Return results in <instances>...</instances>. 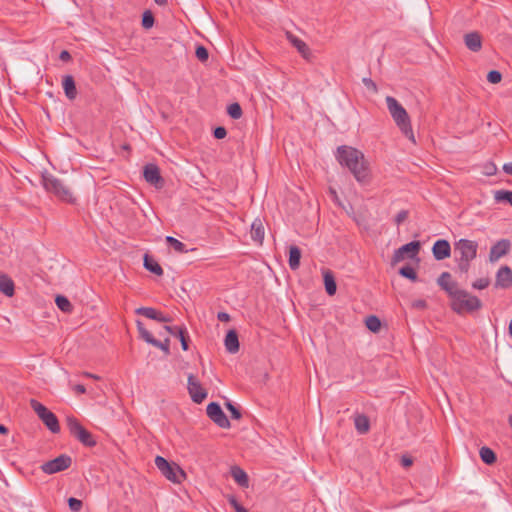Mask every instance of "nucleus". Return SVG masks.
<instances>
[{"label":"nucleus","instance_id":"obj_52","mask_svg":"<svg viewBox=\"0 0 512 512\" xmlns=\"http://www.w3.org/2000/svg\"><path fill=\"white\" fill-rule=\"evenodd\" d=\"M59 58L62 60V61H69L71 59V55L70 53L67 51V50H63L61 53H60V56Z\"/></svg>","mask_w":512,"mask_h":512},{"label":"nucleus","instance_id":"obj_34","mask_svg":"<svg viewBox=\"0 0 512 512\" xmlns=\"http://www.w3.org/2000/svg\"><path fill=\"white\" fill-rule=\"evenodd\" d=\"M166 242L171 246L173 247V249L178 252V253H186L188 252L187 248H186V245L179 241L178 239L172 237V236H167L166 237Z\"/></svg>","mask_w":512,"mask_h":512},{"label":"nucleus","instance_id":"obj_15","mask_svg":"<svg viewBox=\"0 0 512 512\" xmlns=\"http://www.w3.org/2000/svg\"><path fill=\"white\" fill-rule=\"evenodd\" d=\"M495 287L509 289L512 287V269L505 265L499 268L496 273Z\"/></svg>","mask_w":512,"mask_h":512},{"label":"nucleus","instance_id":"obj_11","mask_svg":"<svg viewBox=\"0 0 512 512\" xmlns=\"http://www.w3.org/2000/svg\"><path fill=\"white\" fill-rule=\"evenodd\" d=\"M206 413L207 416L220 428H230V421L217 402L209 403L206 408Z\"/></svg>","mask_w":512,"mask_h":512},{"label":"nucleus","instance_id":"obj_5","mask_svg":"<svg viewBox=\"0 0 512 512\" xmlns=\"http://www.w3.org/2000/svg\"><path fill=\"white\" fill-rule=\"evenodd\" d=\"M42 181L45 190L53 194L58 200L68 204L76 203L77 198L74 196L71 188L63 180L49 174L43 175Z\"/></svg>","mask_w":512,"mask_h":512},{"label":"nucleus","instance_id":"obj_37","mask_svg":"<svg viewBox=\"0 0 512 512\" xmlns=\"http://www.w3.org/2000/svg\"><path fill=\"white\" fill-rule=\"evenodd\" d=\"M227 113L232 119H239L243 114L242 108L237 102L232 103L228 106Z\"/></svg>","mask_w":512,"mask_h":512},{"label":"nucleus","instance_id":"obj_31","mask_svg":"<svg viewBox=\"0 0 512 512\" xmlns=\"http://www.w3.org/2000/svg\"><path fill=\"white\" fill-rule=\"evenodd\" d=\"M479 455H480V458L481 460L487 464V465H492L496 462L497 460V457H496V454L495 452L487 447V446H483L480 451H479Z\"/></svg>","mask_w":512,"mask_h":512},{"label":"nucleus","instance_id":"obj_3","mask_svg":"<svg viewBox=\"0 0 512 512\" xmlns=\"http://www.w3.org/2000/svg\"><path fill=\"white\" fill-rule=\"evenodd\" d=\"M478 243L473 240L459 239L454 243V258L461 273H467L470 263L476 258Z\"/></svg>","mask_w":512,"mask_h":512},{"label":"nucleus","instance_id":"obj_41","mask_svg":"<svg viewBox=\"0 0 512 512\" xmlns=\"http://www.w3.org/2000/svg\"><path fill=\"white\" fill-rule=\"evenodd\" d=\"M225 406H226L227 410L230 412L232 419L239 420L242 417L240 410L235 405H233L231 402H229V401L226 402Z\"/></svg>","mask_w":512,"mask_h":512},{"label":"nucleus","instance_id":"obj_26","mask_svg":"<svg viewBox=\"0 0 512 512\" xmlns=\"http://www.w3.org/2000/svg\"><path fill=\"white\" fill-rule=\"evenodd\" d=\"M143 261H144L143 264H144L145 269H147L149 272H151L157 276L163 275L164 272H163L162 267L152 256H150L149 254H145Z\"/></svg>","mask_w":512,"mask_h":512},{"label":"nucleus","instance_id":"obj_38","mask_svg":"<svg viewBox=\"0 0 512 512\" xmlns=\"http://www.w3.org/2000/svg\"><path fill=\"white\" fill-rule=\"evenodd\" d=\"M154 15L150 10H146L142 15V26L145 29H150L154 25Z\"/></svg>","mask_w":512,"mask_h":512},{"label":"nucleus","instance_id":"obj_22","mask_svg":"<svg viewBox=\"0 0 512 512\" xmlns=\"http://www.w3.org/2000/svg\"><path fill=\"white\" fill-rule=\"evenodd\" d=\"M265 229L260 218H256L251 225V238L257 244H262L264 240Z\"/></svg>","mask_w":512,"mask_h":512},{"label":"nucleus","instance_id":"obj_55","mask_svg":"<svg viewBox=\"0 0 512 512\" xmlns=\"http://www.w3.org/2000/svg\"><path fill=\"white\" fill-rule=\"evenodd\" d=\"M156 4H158L159 6H166L167 5V0H154Z\"/></svg>","mask_w":512,"mask_h":512},{"label":"nucleus","instance_id":"obj_56","mask_svg":"<svg viewBox=\"0 0 512 512\" xmlns=\"http://www.w3.org/2000/svg\"><path fill=\"white\" fill-rule=\"evenodd\" d=\"M84 375L86 377H89V378L99 379V377L97 375H94V374H91V373H88V372H85Z\"/></svg>","mask_w":512,"mask_h":512},{"label":"nucleus","instance_id":"obj_6","mask_svg":"<svg viewBox=\"0 0 512 512\" xmlns=\"http://www.w3.org/2000/svg\"><path fill=\"white\" fill-rule=\"evenodd\" d=\"M30 406L52 433L60 432L59 421L53 412L35 399L30 401Z\"/></svg>","mask_w":512,"mask_h":512},{"label":"nucleus","instance_id":"obj_28","mask_svg":"<svg viewBox=\"0 0 512 512\" xmlns=\"http://www.w3.org/2000/svg\"><path fill=\"white\" fill-rule=\"evenodd\" d=\"M231 476L233 477V479L242 487H245L247 488L249 486V478H248V475L246 474V472L238 467V466H233L231 468Z\"/></svg>","mask_w":512,"mask_h":512},{"label":"nucleus","instance_id":"obj_46","mask_svg":"<svg viewBox=\"0 0 512 512\" xmlns=\"http://www.w3.org/2000/svg\"><path fill=\"white\" fill-rule=\"evenodd\" d=\"M226 135H227V131H226L225 127H223V126H218L213 131V136L216 139H223L226 137Z\"/></svg>","mask_w":512,"mask_h":512},{"label":"nucleus","instance_id":"obj_24","mask_svg":"<svg viewBox=\"0 0 512 512\" xmlns=\"http://www.w3.org/2000/svg\"><path fill=\"white\" fill-rule=\"evenodd\" d=\"M224 344H225L226 350L231 354H235L239 351L238 334L234 329L229 330L227 332V334L225 336Z\"/></svg>","mask_w":512,"mask_h":512},{"label":"nucleus","instance_id":"obj_32","mask_svg":"<svg viewBox=\"0 0 512 512\" xmlns=\"http://www.w3.org/2000/svg\"><path fill=\"white\" fill-rule=\"evenodd\" d=\"M55 303H56L57 307L65 313H70L73 310V306H72L71 302L69 301V299L67 297H65L63 295H57L55 298Z\"/></svg>","mask_w":512,"mask_h":512},{"label":"nucleus","instance_id":"obj_2","mask_svg":"<svg viewBox=\"0 0 512 512\" xmlns=\"http://www.w3.org/2000/svg\"><path fill=\"white\" fill-rule=\"evenodd\" d=\"M337 160L350 170L358 182H368L369 169L361 151L351 146H340L337 148Z\"/></svg>","mask_w":512,"mask_h":512},{"label":"nucleus","instance_id":"obj_50","mask_svg":"<svg viewBox=\"0 0 512 512\" xmlns=\"http://www.w3.org/2000/svg\"><path fill=\"white\" fill-rule=\"evenodd\" d=\"M401 464H402L403 467H410L413 464V460H412L411 457L402 456Z\"/></svg>","mask_w":512,"mask_h":512},{"label":"nucleus","instance_id":"obj_42","mask_svg":"<svg viewBox=\"0 0 512 512\" xmlns=\"http://www.w3.org/2000/svg\"><path fill=\"white\" fill-rule=\"evenodd\" d=\"M68 506H69L71 511L79 512L82 509V507H83V503H82L81 500H79L77 498L70 497L68 499Z\"/></svg>","mask_w":512,"mask_h":512},{"label":"nucleus","instance_id":"obj_14","mask_svg":"<svg viewBox=\"0 0 512 512\" xmlns=\"http://www.w3.org/2000/svg\"><path fill=\"white\" fill-rule=\"evenodd\" d=\"M187 389L192 401L197 404L202 403L207 397L206 390L201 386L200 382L193 374L188 376Z\"/></svg>","mask_w":512,"mask_h":512},{"label":"nucleus","instance_id":"obj_18","mask_svg":"<svg viewBox=\"0 0 512 512\" xmlns=\"http://www.w3.org/2000/svg\"><path fill=\"white\" fill-rule=\"evenodd\" d=\"M432 253L436 260L441 261L451 256V246L450 243L445 239L437 240L433 247Z\"/></svg>","mask_w":512,"mask_h":512},{"label":"nucleus","instance_id":"obj_35","mask_svg":"<svg viewBox=\"0 0 512 512\" xmlns=\"http://www.w3.org/2000/svg\"><path fill=\"white\" fill-rule=\"evenodd\" d=\"M365 324H366V327L374 333L378 332L381 328L380 319L374 315L368 316L365 320Z\"/></svg>","mask_w":512,"mask_h":512},{"label":"nucleus","instance_id":"obj_27","mask_svg":"<svg viewBox=\"0 0 512 512\" xmlns=\"http://www.w3.org/2000/svg\"><path fill=\"white\" fill-rule=\"evenodd\" d=\"M300 259H301V250L298 246L292 245L289 248V267L291 270L295 271L300 266Z\"/></svg>","mask_w":512,"mask_h":512},{"label":"nucleus","instance_id":"obj_33","mask_svg":"<svg viewBox=\"0 0 512 512\" xmlns=\"http://www.w3.org/2000/svg\"><path fill=\"white\" fill-rule=\"evenodd\" d=\"M494 199L496 202H506L512 206V191L497 190L494 192Z\"/></svg>","mask_w":512,"mask_h":512},{"label":"nucleus","instance_id":"obj_39","mask_svg":"<svg viewBox=\"0 0 512 512\" xmlns=\"http://www.w3.org/2000/svg\"><path fill=\"white\" fill-rule=\"evenodd\" d=\"M195 55L198 58V60L201 62L207 61L208 57H209L208 50L202 45L197 46Z\"/></svg>","mask_w":512,"mask_h":512},{"label":"nucleus","instance_id":"obj_54","mask_svg":"<svg viewBox=\"0 0 512 512\" xmlns=\"http://www.w3.org/2000/svg\"><path fill=\"white\" fill-rule=\"evenodd\" d=\"M8 433V428L3 424H0V434L6 435Z\"/></svg>","mask_w":512,"mask_h":512},{"label":"nucleus","instance_id":"obj_12","mask_svg":"<svg viewBox=\"0 0 512 512\" xmlns=\"http://www.w3.org/2000/svg\"><path fill=\"white\" fill-rule=\"evenodd\" d=\"M420 247L421 245L419 241H411L402 245L400 248L394 251L392 262L398 263L406 258L412 259L416 257V255L419 253Z\"/></svg>","mask_w":512,"mask_h":512},{"label":"nucleus","instance_id":"obj_23","mask_svg":"<svg viewBox=\"0 0 512 512\" xmlns=\"http://www.w3.org/2000/svg\"><path fill=\"white\" fill-rule=\"evenodd\" d=\"M62 86L65 96L69 100H74L77 97V89L75 80L72 75H65L62 79Z\"/></svg>","mask_w":512,"mask_h":512},{"label":"nucleus","instance_id":"obj_16","mask_svg":"<svg viewBox=\"0 0 512 512\" xmlns=\"http://www.w3.org/2000/svg\"><path fill=\"white\" fill-rule=\"evenodd\" d=\"M137 315H142L146 318L161 322V323H169L172 321V318L168 315L163 314L152 307H139L135 310Z\"/></svg>","mask_w":512,"mask_h":512},{"label":"nucleus","instance_id":"obj_30","mask_svg":"<svg viewBox=\"0 0 512 512\" xmlns=\"http://www.w3.org/2000/svg\"><path fill=\"white\" fill-rule=\"evenodd\" d=\"M354 424H355L356 430L360 434H365L369 431V428H370L369 419L367 416H365L363 414H359L355 417Z\"/></svg>","mask_w":512,"mask_h":512},{"label":"nucleus","instance_id":"obj_49","mask_svg":"<svg viewBox=\"0 0 512 512\" xmlns=\"http://www.w3.org/2000/svg\"><path fill=\"white\" fill-rule=\"evenodd\" d=\"M412 306L414 308H417V309H424L426 308L427 306V303L425 300H415L413 303H412Z\"/></svg>","mask_w":512,"mask_h":512},{"label":"nucleus","instance_id":"obj_17","mask_svg":"<svg viewBox=\"0 0 512 512\" xmlns=\"http://www.w3.org/2000/svg\"><path fill=\"white\" fill-rule=\"evenodd\" d=\"M287 39L289 42L297 49V51L301 54V56L307 60L311 61L313 58V54L309 48V46L300 38L292 34L291 32L286 33Z\"/></svg>","mask_w":512,"mask_h":512},{"label":"nucleus","instance_id":"obj_36","mask_svg":"<svg viewBox=\"0 0 512 512\" xmlns=\"http://www.w3.org/2000/svg\"><path fill=\"white\" fill-rule=\"evenodd\" d=\"M399 274L405 278L410 279L413 282L417 281L418 279L415 269L409 265L401 267L399 270Z\"/></svg>","mask_w":512,"mask_h":512},{"label":"nucleus","instance_id":"obj_13","mask_svg":"<svg viewBox=\"0 0 512 512\" xmlns=\"http://www.w3.org/2000/svg\"><path fill=\"white\" fill-rule=\"evenodd\" d=\"M143 176L146 182L156 188H162L165 184V181L160 174L159 167L154 163H148L144 166Z\"/></svg>","mask_w":512,"mask_h":512},{"label":"nucleus","instance_id":"obj_57","mask_svg":"<svg viewBox=\"0 0 512 512\" xmlns=\"http://www.w3.org/2000/svg\"><path fill=\"white\" fill-rule=\"evenodd\" d=\"M509 334L512 337V318H511V321L509 323Z\"/></svg>","mask_w":512,"mask_h":512},{"label":"nucleus","instance_id":"obj_9","mask_svg":"<svg viewBox=\"0 0 512 512\" xmlns=\"http://www.w3.org/2000/svg\"><path fill=\"white\" fill-rule=\"evenodd\" d=\"M72 464V458L69 455L61 454L58 457L49 460L41 465V470L46 474H55L68 469Z\"/></svg>","mask_w":512,"mask_h":512},{"label":"nucleus","instance_id":"obj_4","mask_svg":"<svg viewBox=\"0 0 512 512\" xmlns=\"http://www.w3.org/2000/svg\"><path fill=\"white\" fill-rule=\"evenodd\" d=\"M386 104L394 122L401 132L413 143H415L414 133L411 126L410 117L404 107L392 96L386 97Z\"/></svg>","mask_w":512,"mask_h":512},{"label":"nucleus","instance_id":"obj_8","mask_svg":"<svg viewBox=\"0 0 512 512\" xmlns=\"http://www.w3.org/2000/svg\"><path fill=\"white\" fill-rule=\"evenodd\" d=\"M155 465L159 471L170 481L174 483H181L185 478V472L176 463H169L162 456H156Z\"/></svg>","mask_w":512,"mask_h":512},{"label":"nucleus","instance_id":"obj_1","mask_svg":"<svg viewBox=\"0 0 512 512\" xmlns=\"http://www.w3.org/2000/svg\"><path fill=\"white\" fill-rule=\"evenodd\" d=\"M437 284L450 298V307L457 314L473 313L482 308V302L466 290L460 289L458 283L452 280L449 272H443L437 279Z\"/></svg>","mask_w":512,"mask_h":512},{"label":"nucleus","instance_id":"obj_58","mask_svg":"<svg viewBox=\"0 0 512 512\" xmlns=\"http://www.w3.org/2000/svg\"><path fill=\"white\" fill-rule=\"evenodd\" d=\"M508 423H509V426H510V427H511V429H512V415H510V416L508 417Z\"/></svg>","mask_w":512,"mask_h":512},{"label":"nucleus","instance_id":"obj_19","mask_svg":"<svg viewBox=\"0 0 512 512\" xmlns=\"http://www.w3.org/2000/svg\"><path fill=\"white\" fill-rule=\"evenodd\" d=\"M510 250V241L507 239H501L497 241L490 249L489 259L491 262L499 260L501 257L506 255Z\"/></svg>","mask_w":512,"mask_h":512},{"label":"nucleus","instance_id":"obj_21","mask_svg":"<svg viewBox=\"0 0 512 512\" xmlns=\"http://www.w3.org/2000/svg\"><path fill=\"white\" fill-rule=\"evenodd\" d=\"M464 43L472 52H478L482 48V37L479 32H469L464 35Z\"/></svg>","mask_w":512,"mask_h":512},{"label":"nucleus","instance_id":"obj_43","mask_svg":"<svg viewBox=\"0 0 512 512\" xmlns=\"http://www.w3.org/2000/svg\"><path fill=\"white\" fill-rule=\"evenodd\" d=\"M502 80V74L498 70H491L487 74V81L492 84H497Z\"/></svg>","mask_w":512,"mask_h":512},{"label":"nucleus","instance_id":"obj_51","mask_svg":"<svg viewBox=\"0 0 512 512\" xmlns=\"http://www.w3.org/2000/svg\"><path fill=\"white\" fill-rule=\"evenodd\" d=\"M73 390L77 393V394H84L86 392V388L84 385L82 384H76L74 387H73Z\"/></svg>","mask_w":512,"mask_h":512},{"label":"nucleus","instance_id":"obj_47","mask_svg":"<svg viewBox=\"0 0 512 512\" xmlns=\"http://www.w3.org/2000/svg\"><path fill=\"white\" fill-rule=\"evenodd\" d=\"M362 82L368 90L377 92V85L371 78H363Z\"/></svg>","mask_w":512,"mask_h":512},{"label":"nucleus","instance_id":"obj_25","mask_svg":"<svg viewBox=\"0 0 512 512\" xmlns=\"http://www.w3.org/2000/svg\"><path fill=\"white\" fill-rule=\"evenodd\" d=\"M14 288L15 285L13 280L7 274L0 273V291L4 295L12 297L15 291Z\"/></svg>","mask_w":512,"mask_h":512},{"label":"nucleus","instance_id":"obj_44","mask_svg":"<svg viewBox=\"0 0 512 512\" xmlns=\"http://www.w3.org/2000/svg\"><path fill=\"white\" fill-rule=\"evenodd\" d=\"M228 502L229 504L231 505V507H233V509L235 510V512H248V510L243 507L238 501L237 499L235 498V496H229L228 497Z\"/></svg>","mask_w":512,"mask_h":512},{"label":"nucleus","instance_id":"obj_48","mask_svg":"<svg viewBox=\"0 0 512 512\" xmlns=\"http://www.w3.org/2000/svg\"><path fill=\"white\" fill-rule=\"evenodd\" d=\"M217 319L221 322H228L231 318L227 312H218Z\"/></svg>","mask_w":512,"mask_h":512},{"label":"nucleus","instance_id":"obj_45","mask_svg":"<svg viewBox=\"0 0 512 512\" xmlns=\"http://www.w3.org/2000/svg\"><path fill=\"white\" fill-rule=\"evenodd\" d=\"M409 212L407 210H401L395 216L394 222L397 226L402 224L408 218Z\"/></svg>","mask_w":512,"mask_h":512},{"label":"nucleus","instance_id":"obj_40","mask_svg":"<svg viewBox=\"0 0 512 512\" xmlns=\"http://www.w3.org/2000/svg\"><path fill=\"white\" fill-rule=\"evenodd\" d=\"M490 285V279L488 277L479 278L472 283L474 289L483 290Z\"/></svg>","mask_w":512,"mask_h":512},{"label":"nucleus","instance_id":"obj_7","mask_svg":"<svg viewBox=\"0 0 512 512\" xmlns=\"http://www.w3.org/2000/svg\"><path fill=\"white\" fill-rule=\"evenodd\" d=\"M66 422L70 434L83 445L87 447H94L96 445V440L93 435L82 426L77 418L74 416H68Z\"/></svg>","mask_w":512,"mask_h":512},{"label":"nucleus","instance_id":"obj_29","mask_svg":"<svg viewBox=\"0 0 512 512\" xmlns=\"http://www.w3.org/2000/svg\"><path fill=\"white\" fill-rule=\"evenodd\" d=\"M325 290L329 296H333L336 293L337 285L334 275L331 271L327 270L323 273Z\"/></svg>","mask_w":512,"mask_h":512},{"label":"nucleus","instance_id":"obj_10","mask_svg":"<svg viewBox=\"0 0 512 512\" xmlns=\"http://www.w3.org/2000/svg\"><path fill=\"white\" fill-rule=\"evenodd\" d=\"M137 330L139 332L140 338L143 339L148 344L153 345L161 349L165 355L170 354V339L166 338L164 341H159L153 337V335L144 327V324L140 321H136Z\"/></svg>","mask_w":512,"mask_h":512},{"label":"nucleus","instance_id":"obj_53","mask_svg":"<svg viewBox=\"0 0 512 512\" xmlns=\"http://www.w3.org/2000/svg\"><path fill=\"white\" fill-rule=\"evenodd\" d=\"M503 171L512 176V161L503 165Z\"/></svg>","mask_w":512,"mask_h":512},{"label":"nucleus","instance_id":"obj_20","mask_svg":"<svg viewBox=\"0 0 512 512\" xmlns=\"http://www.w3.org/2000/svg\"><path fill=\"white\" fill-rule=\"evenodd\" d=\"M164 329L171 335L173 336H178L180 342H181V347L184 351H187L189 346H188V341H189V336H188V333H187V329L184 327V326H164Z\"/></svg>","mask_w":512,"mask_h":512}]
</instances>
